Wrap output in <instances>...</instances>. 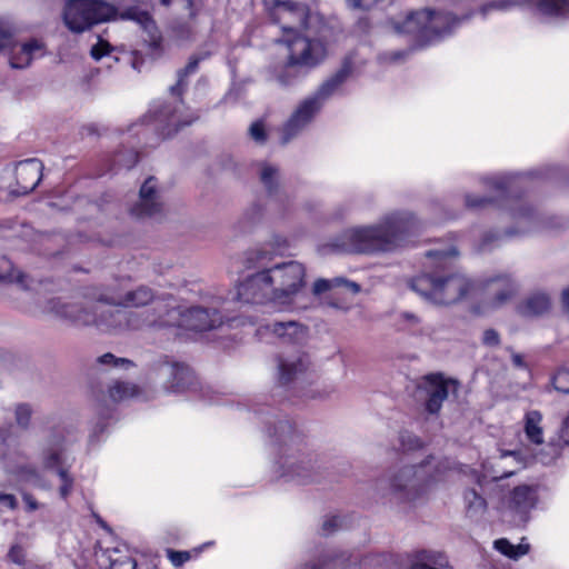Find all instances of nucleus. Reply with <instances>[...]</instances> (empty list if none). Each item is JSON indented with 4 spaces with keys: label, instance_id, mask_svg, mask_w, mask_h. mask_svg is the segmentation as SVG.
I'll use <instances>...</instances> for the list:
<instances>
[{
    "label": "nucleus",
    "instance_id": "13d9d810",
    "mask_svg": "<svg viewBox=\"0 0 569 569\" xmlns=\"http://www.w3.org/2000/svg\"><path fill=\"white\" fill-rule=\"evenodd\" d=\"M211 542H206L201 545L200 547H197L190 551H180V566L187 561H189L192 558H196L199 556V553L208 546H210Z\"/></svg>",
    "mask_w": 569,
    "mask_h": 569
},
{
    "label": "nucleus",
    "instance_id": "473e14b6",
    "mask_svg": "<svg viewBox=\"0 0 569 569\" xmlns=\"http://www.w3.org/2000/svg\"><path fill=\"white\" fill-rule=\"evenodd\" d=\"M463 501L470 517L482 515L487 509L485 498L475 489H468L465 491Z\"/></svg>",
    "mask_w": 569,
    "mask_h": 569
},
{
    "label": "nucleus",
    "instance_id": "f704fd0d",
    "mask_svg": "<svg viewBox=\"0 0 569 569\" xmlns=\"http://www.w3.org/2000/svg\"><path fill=\"white\" fill-rule=\"evenodd\" d=\"M43 467L48 470L64 468L63 449L60 445H54L46 449L42 453Z\"/></svg>",
    "mask_w": 569,
    "mask_h": 569
},
{
    "label": "nucleus",
    "instance_id": "f257e3e1",
    "mask_svg": "<svg viewBox=\"0 0 569 569\" xmlns=\"http://www.w3.org/2000/svg\"><path fill=\"white\" fill-rule=\"evenodd\" d=\"M458 256V250L450 247L447 250H430L427 257L439 263L440 270L417 276L411 281V288L419 296L435 305H452L470 292L481 290L482 311L496 310L506 305L517 292L516 281L507 274L488 279L481 288L463 273L448 271L446 260Z\"/></svg>",
    "mask_w": 569,
    "mask_h": 569
},
{
    "label": "nucleus",
    "instance_id": "5701e85b",
    "mask_svg": "<svg viewBox=\"0 0 569 569\" xmlns=\"http://www.w3.org/2000/svg\"><path fill=\"white\" fill-rule=\"evenodd\" d=\"M91 311L96 312V321L91 326L107 330H124L126 309H101L94 306Z\"/></svg>",
    "mask_w": 569,
    "mask_h": 569
},
{
    "label": "nucleus",
    "instance_id": "774afa93",
    "mask_svg": "<svg viewBox=\"0 0 569 569\" xmlns=\"http://www.w3.org/2000/svg\"><path fill=\"white\" fill-rule=\"evenodd\" d=\"M200 60H201V57H197V56L190 58V60L184 69V74L188 76V74L193 73L197 70Z\"/></svg>",
    "mask_w": 569,
    "mask_h": 569
},
{
    "label": "nucleus",
    "instance_id": "e433bc0d",
    "mask_svg": "<svg viewBox=\"0 0 569 569\" xmlns=\"http://www.w3.org/2000/svg\"><path fill=\"white\" fill-rule=\"evenodd\" d=\"M109 569H137V561L129 553L113 549L109 555Z\"/></svg>",
    "mask_w": 569,
    "mask_h": 569
},
{
    "label": "nucleus",
    "instance_id": "4c0bfd02",
    "mask_svg": "<svg viewBox=\"0 0 569 569\" xmlns=\"http://www.w3.org/2000/svg\"><path fill=\"white\" fill-rule=\"evenodd\" d=\"M517 6V2L513 0H492L480 7L479 13L482 18H487L493 11H509L513 7Z\"/></svg>",
    "mask_w": 569,
    "mask_h": 569
},
{
    "label": "nucleus",
    "instance_id": "c9c22d12",
    "mask_svg": "<svg viewBox=\"0 0 569 569\" xmlns=\"http://www.w3.org/2000/svg\"><path fill=\"white\" fill-rule=\"evenodd\" d=\"M121 18L136 21L148 32H151V30L154 28V22L150 14L147 11L140 10L138 8H129L124 10L121 13Z\"/></svg>",
    "mask_w": 569,
    "mask_h": 569
},
{
    "label": "nucleus",
    "instance_id": "864d4df0",
    "mask_svg": "<svg viewBox=\"0 0 569 569\" xmlns=\"http://www.w3.org/2000/svg\"><path fill=\"white\" fill-rule=\"evenodd\" d=\"M399 322L402 323L405 329L412 330L420 323V320L415 313L406 311L399 315Z\"/></svg>",
    "mask_w": 569,
    "mask_h": 569
},
{
    "label": "nucleus",
    "instance_id": "423d86ee",
    "mask_svg": "<svg viewBox=\"0 0 569 569\" xmlns=\"http://www.w3.org/2000/svg\"><path fill=\"white\" fill-rule=\"evenodd\" d=\"M451 470L453 463L450 460L435 457L416 466H405L388 480L389 495L399 501H412L430 485L443 480Z\"/></svg>",
    "mask_w": 569,
    "mask_h": 569
},
{
    "label": "nucleus",
    "instance_id": "412c9836",
    "mask_svg": "<svg viewBox=\"0 0 569 569\" xmlns=\"http://www.w3.org/2000/svg\"><path fill=\"white\" fill-rule=\"evenodd\" d=\"M270 330L283 343H301L307 339V328L297 321H280L268 325Z\"/></svg>",
    "mask_w": 569,
    "mask_h": 569
},
{
    "label": "nucleus",
    "instance_id": "2f4dec72",
    "mask_svg": "<svg viewBox=\"0 0 569 569\" xmlns=\"http://www.w3.org/2000/svg\"><path fill=\"white\" fill-rule=\"evenodd\" d=\"M495 548L510 559H519L529 552L530 546L526 542L512 545L509 540L501 538L495 541Z\"/></svg>",
    "mask_w": 569,
    "mask_h": 569
},
{
    "label": "nucleus",
    "instance_id": "0eeeda50",
    "mask_svg": "<svg viewBox=\"0 0 569 569\" xmlns=\"http://www.w3.org/2000/svg\"><path fill=\"white\" fill-rule=\"evenodd\" d=\"M349 73L350 68L343 66L332 77L327 79L312 94L299 102L282 127V143L289 142L312 122L325 102L340 88Z\"/></svg>",
    "mask_w": 569,
    "mask_h": 569
},
{
    "label": "nucleus",
    "instance_id": "4be33fe9",
    "mask_svg": "<svg viewBox=\"0 0 569 569\" xmlns=\"http://www.w3.org/2000/svg\"><path fill=\"white\" fill-rule=\"evenodd\" d=\"M307 72L306 69L291 63L288 59L286 63L272 69L270 79L282 88H289L297 84Z\"/></svg>",
    "mask_w": 569,
    "mask_h": 569
},
{
    "label": "nucleus",
    "instance_id": "603ef678",
    "mask_svg": "<svg viewBox=\"0 0 569 569\" xmlns=\"http://www.w3.org/2000/svg\"><path fill=\"white\" fill-rule=\"evenodd\" d=\"M400 442L405 450H415L421 447V441L419 438L409 432L400 435Z\"/></svg>",
    "mask_w": 569,
    "mask_h": 569
},
{
    "label": "nucleus",
    "instance_id": "c756f323",
    "mask_svg": "<svg viewBox=\"0 0 569 569\" xmlns=\"http://www.w3.org/2000/svg\"><path fill=\"white\" fill-rule=\"evenodd\" d=\"M445 565V559L441 553L420 550L416 552L415 559L410 569H439Z\"/></svg>",
    "mask_w": 569,
    "mask_h": 569
},
{
    "label": "nucleus",
    "instance_id": "5fc2aeb1",
    "mask_svg": "<svg viewBox=\"0 0 569 569\" xmlns=\"http://www.w3.org/2000/svg\"><path fill=\"white\" fill-rule=\"evenodd\" d=\"M8 557L12 562L23 565L26 560L24 549L19 545H13L8 552Z\"/></svg>",
    "mask_w": 569,
    "mask_h": 569
},
{
    "label": "nucleus",
    "instance_id": "a878e982",
    "mask_svg": "<svg viewBox=\"0 0 569 569\" xmlns=\"http://www.w3.org/2000/svg\"><path fill=\"white\" fill-rule=\"evenodd\" d=\"M139 395V389L134 383L116 381L108 388L107 395L97 396V400L107 405L109 400L112 403H118Z\"/></svg>",
    "mask_w": 569,
    "mask_h": 569
},
{
    "label": "nucleus",
    "instance_id": "f8f14e48",
    "mask_svg": "<svg viewBox=\"0 0 569 569\" xmlns=\"http://www.w3.org/2000/svg\"><path fill=\"white\" fill-rule=\"evenodd\" d=\"M458 387L457 380L445 378L440 373L423 377L418 389L426 393V411L431 415L438 413L449 395L457 393Z\"/></svg>",
    "mask_w": 569,
    "mask_h": 569
},
{
    "label": "nucleus",
    "instance_id": "1a4fd4ad",
    "mask_svg": "<svg viewBox=\"0 0 569 569\" xmlns=\"http://www.w3.org/2000/svg\"><path fill=\"white\" fill-rule=\"evenodd\" d=\"M266 269L276 293L274 306L289 307L306 286V267L299 261L289 260Z\"/></svg>",
    "mask_w": 569,
    "mask_h": 569
},
{
    "label": "nucleus",
    "instance_id": "de8ad7c7",
    "mask_svg": "<svg viewBox=\"0 0 569 569\" xmlns=\"http://www.w3.org/2000/svg\"><path fill=\"white\" fill-rule=\"evenodd\" d=\"M508 459L515 460L522 467L529 465V459L525 458L520 451H506L500 453L498 461L496 462V466L500 467V465Z\"/></svg>",
    "mask_w": 569,
    "mask_h": 569
},
{
    "label": "nucleus",
    "instance_id": "9b49d317",
    "mask_svg": "<svg viewBox=\"0 0 569 569\" xmlns=\"http://www.w3.org/2000/svg\"><path fill=\"white\" fill-rule=\"evenodd\" d=\"M116 9L101 0H69L63 11V20L68 29L81 33L93 24L109 21Z\"/></svg>",
    "mask_w": 569,
    "mask_h": 569
},
{
    "label": "nucleus",
    "instance_id": "37998d69",
    "mask_svg": "<svg viewBox=\"0 0 569 569\" xmlns=\"http://www.w3.org/2000/svg\"><path fill=\"white\" fill-rule=\"evenodd\" d=\"M138 162V152L129 150L126 153H117L113 158V166L117 168H132Z\"/></svg>",
    "mask_w": 569,
    "mask_h": 569
},
{
    "label": "nucleus",
    "instance_id": "e2e57ef3",
    "mask_svg": "<svg viewBox=\"0 0 569 569\" xmlns=\"http://www.w3.org/2000/svg\"><path fill=\"white\" fill-rule=\"evenodd\" d=\"M109 53V44L100 42L91 48V56L93 59L99 60Z\"/></svg>",
    "mask_w": 569,
    "mask_h": 569
},
{
    "label": "nucleus",
    "instance_id": "9d476101",
    "mask_svg": "<svg viewBox=\"0 0 569 569\" xmlns=\"http://www.w3.org/2000/svg\"><path fill=\"white\" fill-rule=\"evenodd\" d=\"M231 301L222 297H212L203 305L193 306L180 311V329L194 332L211 331L230 320L229 305Z\"/></svg>",
    "mask_w": 569,
    "mask_h": 569
},
{
    "label": "nucleus",
    "instance_id": "79ce46f5",
    "mask_svg": "<svg viewBox=\"0 0 569 569\" xmlns=\"http://www.w3.org/2000/svg\"><path fill=\"white\" fill-rule=\"evenodd\" d=\"M553 388L562 393H569V370L560 368L552 376Z\"/></svg>",
    "mask_w": 569,
    "mask_h": 569
},
{
    "label": "nucleus",
    "instance_id": "052dcab7",
    "mask_svg": "<svg viewBox=\"0 0 569 569\" xmlns=\"http://www.w3.org/2000/svg\"><path fill=\"white\" fill-rule=\"evenodd\" d=\"M199 8V0H180V11L187 10L188 17L193 18Z\"/></svg>",
    "mask_w": 569,
    "mask_h": 569
},
{
    "label": "nucleus",
    "instance_id": "b1692460",
    "mask_svg": "<svg viewBox=\"0 0 569 569\" xmlns=\"http://www.w3.org/2000/svg\"><path fill=\"white\" fill-rule=\"evenodd\" d=\"M543 416L539 410H528L522 419L527 441L535 446L545 443Z\"/></svg>",
    "mask_w": 569,
    "mask_h": 569
},
{
    "label": "nucleus",
    "instance_id": "680f3d73",
    "mask_svg": "<svg viewBox=\"0 0 569 569\" xmlns=\"http://www.w3.org/2000/svg\"><path fill=\"white\" fill-rule=\"evenodd\" d=\"M482 342L486 346H490V347L497 346L499 343L498 332L493 329H487L483 332Z\"/></svg>",
    "mask_w": 569,
    "mask_h": 569
},
{
    "label": "nucleus",
    "instance_id": "6ab92c4d",
    "mask_svg": "<svg viewBox=\"0 0 569 569\" xmlns=\"http://www.w3.org/2000/svg\"><path fill=\"white\" fill-rule=\"evenodd\" d=\"M309 367V358L303 352L297 351L292 355L280 357L278 362L279 382L282 386L298 382L306 375Z\"/></svg>",
    "mask_w": 569,
    "mask_h": 569
},
{
    "label": "nucleus",
    "instance_id": "aec40b11",
    "mask_svg": "<svg viewBox=\"0 0 569 569\" xmlns=\"http://www.w3.org/2000/svg\"><path fill=\"white\" fill-rule=\"evenodd\" d=\"M164 306H158L157 310L162 312ZM177 310L174 307L166 309V313H160L158 318H150L148 311H131L126 309L124 329H140L143 326L169 327L177 321Z\"/></svg>",
    "mask_w": 569,
    "mask_h": 569
},
{
    "label": "nucleus",
    "instance_id": "c03bdc74",
    "mask_svg": "<svg viewBox=\"0 0 569 569\" xmlns=\"http://www.w3.org/2000/svg\"><path fill=\"white\" fill-rule=\"evenodd\" d=\"M158 371L162 376H170L173 379L178 375V362L171 359L169 356H162L158 360Z\"/></svg>",
    "mask_w": 569,
    "mask_h": 569
},
{
    "label": "nucleus",
    "instance_id": "ddd939ff",
    "mask_svg": "<svg viewBox=\"0 0 569 569\" xmlns=\"http://www.w3.org/2000/svg\"><path fill=\"white\" fill-rule=\"evenodd\" d=\"M9 50V63L13 69H22L30 64L36 52L42 50V43L31 40L23 44L13 41L12 28L0 20V51Z\"/></svg>",
    "mask_w": 569,
    "mask_h": 569
},
{
    "label": "nucleus",
    "instance_id": "cd10ccee",
    "mask_svg": "<svg viewBox=\"0 0 569 569\" xmlns=\"http://www.w3.org/2000/svg\"><path fill=\"white\" fill-rule=\"evenodd\" d=\"M550 306L551 301L547 293L535 292L518 307V311L526 317L540 316L547 312Z\"/></svg>",
    "mask_w": 569,
    "mask_h": 569
},
{
    "label": "nucleus",
    "instance_id": "8fccbe9b",
    "mask_svg": "<svg viewBox=\"0 0 569 569\" xmlns=\"http://www.w3.org/2000/svg\"><path fill=\"white\" fill-rule=\"evenodd\" d=\"M26 274L19 270L12 269L7 273H0V282H16L24 287Z\"/></svg>",
    "mask_w": 569,
    "mask_h": 569
},
{
    "label": "nucleus",
    "instance_id": "39448f33",
    "mask_svg": "<svg viewBox=\"0 0 569 569\" xmlns=\"http://www.w3.org/2000/svg\"><path fill=\"white\" fill-rule=\"evenodd\" d=\"M471 16L470 12L459 18L449 12L423 9L411 11L401 20H392L391 24L396 33L410 36L418 44L426 46L450 36Z\"/></svg>",
    "mask_w": 569,
    "mask_h": 569
},
{
    "label": "nucleus",
    "instance_id": "0e129e2a",
    "mask_svg": "<svg viewBox=\"0 0 569 569\" xmlns=\"http://www.w3.org/2000/svg\"><path fill=\"white\" fill-rule=\"evenodd\" d=\"M0 503L9 508L10 510H14L18 507V501L16 497L11 493H1L0 492Z\"/></svg>",
    "mask_w": 569,
    "mask_h": 569
},
{
    "label": "nucleus",
    "instance_id": "6e6552de",
    "mask_svg": "<svg viewBox=\"0 0 569 569\" xmlns=\"http://www.w3.org/2000/svg\"><path fill=\"white\" fill-rule=\"evenodd\" d=\"M274 252L267 248H254L244 253V264L247 268H257V271L241 281L237 288V299L244 303L274 306L273 296H276L272 282L266 266L272 260Z\"/></svg>",
    "mask_w": 569,
    "mask_h": 569
},
{
    "label": "nucleus",
    "instance_id": "ea45409f",
    "mask_svg": "<svg viewBox=\"0 0 569 569\" xmlns=\"http://www.w3.org/2000/svg\"><path fill=\"white\" fill-rule=\"evenodd\" d=\"M180 391L182 389L196 390L198 387V381L194 376V372L188 367L180 363Z\"/></svg>",
    "mask_w": 569,
    "mask_h": 569
},
{
    "label": "nucleus",
    "instance_id": "bb28decb",
    "mask_svg": "<svg viewBox=\"0 0 569 569\" xmlns=\"http://www.w3.org/2000/svg\"><path fill=\"white\" fill-rule=\"evenodd\" d=\"M153 299L151 289L147 287H139L136 290L128 291L120 301H113L111 299H99L112 306H122L124 308H139L148 305Z\"/></svg>",
    "mask_w": 569,
    "mask_h": 569
},
{
    "label": "nucleus",
    "instance_id": "72a5a7b5",
    "mask_svg": "<svg viewBox=\"0 0 569 569\" xmlns=\"http://www.w3.org/2000/svg\"><path fill=\"white\" fill-rule=\"evenodd\" d=\"M260 181L267 189L268 193L272 196L279 184L280 173L278 168L269 163H261L259 169Z\"/></svg>",
    "mask_w": 569,
    "mask_h": 569
},
{
    "label": "nucleus",
    "instance_id": "f03ea898",
    "mask_svg": "<svg viewBox=\"0 0 569 569\" xmlns=\"http://www.w3.org/2000/svg\"><path fill=\"white\" fill-rule=\"evenodd\" d=\"M417 220L409 212H393L379 224L356 227L343 231L330 244L332 251L371 253L390 251L401 246L407 236L417 229Z\"/></svg>",
    "mask_w": 569,
    "mask_h": 569
},
{
    "label": "nucleus",
    "instance_id": "a18cd8bd",
    "mask_svg": "<svg viewBox=\"0 0 569 569\" xmlns=\"http://www.w3.org/2000/svg\"><path fill=\"white\" fill-rule=\"evenodd\" d=\"M264 208L259 202L251 203L243 212V220L247 224H253L263 217Z\"/></svg>",
    "mask_w": 569,
    "mask_h": 569
},
{
    "label": "nucleus",
    "instance_id": "49530a36",
    "mask_svg": "<svg viewBox=\"0 0 569 569\" xmlns=\"http://www.w3.org/2000/svg\"><path fill=\"white\" fill-rule=\"evenodd\" d=\"M97 361L100 365L111 366V367H120L121 366V367L129 368V367L133 366V362L131 360H129L127 358H118L110 352L100 356L97 359Z\"/></svg>",
    "mask_w": 569,
    "mask_h": 569
},
{
    "label": "nucleus",
    "instance_id": "4d7b16f0",
    "mask_svg": "<svg viewBox=\"0 0 569 569\" xmlns=\"http://www.w3.org/2000/svg\"><path fill=\"white\" fill-rule=\"evenodd\" d=\"M492 200L488 198H475L470 194L466 197V206L471 209H481L485 208Z\"/></svg>",
    "mask_w": 569,
    "mask_h": 569
},
{
    "label": "nucleus",
    "instance_id": "20e7f679",
    "mask_svg": "<svg viewBox=\"0 0 569 569\" xmlns=\"http://www.w3.org/2000/svg\"><path fill=\"white\" fill-rule=\"evenodd\" d=\"M270 437H274L279 446V457L276 462L277 473L287 481L300 485L317 479V459L308 450L301 432L290 421L280 420Z\"/></svg>",
    "mask_w": 569,
    "mask_h": 569
},
{
    "label": "nucleus",
    "instance_id": "09e8293b",
    "mask_svg": "<svg viewBox=\"0 0 569 569\" xmlns=\"http://www.w3.org/2000/svg\"><path fill=\"white\" fill-rule=\"evenodd\" d=\"M19 475L24 481H28L33 486H40L41 477L36 468L28 466L22 467L20 468Z\"/></svg>",
    "mask_w": 569,
    "mask_h": 569
},
{
    "label": "nucleus",
    "instance_id": "338daca9",
    "mask_svg": "<svg viewBox=\"0 0 569 569\" xmlns=\"http://www.w3.org/2000/svg\"><path fill=\"white\" fill-rule=\"evenodd\" d=\"M335 281L338 286L343 284L353 293H358L360 291V286L357 282L349 281L343 278H335Z\"/></svg>",
    "mask_w": 569,
    "mask_h": 569
},
{
    "label": "nucleus",
    "instance_id": "58836bf2",
    "mask_svg": "<svg viewBox=\"0 0 569 569\" xmlns=\"http://www.w3.org/2000/svg\"><path fill=\"white\" fill-rule=\"evenodd\" d=\"M32 409L28 403H19L14 408V419L19 428L26 430L31 422Z\"/></svg>",
    "mask_w": 569,
    "mask_h": 569
},
{
    "label": "nucleus",
    "instance_id": "4468645a",
    "mask_svg": "<svg viewBox=\"0 0 569 569\" xmlns=\"http://www.w3.org/2000/svg\"><path fill=\"white\" fill-rule=\"evenodd\" d=\"M130 213L139 219L163 216L164 202L154 177L144 180L139 190V201L131 207Z\"/></svg>",
    "mask_w": 569,
    "mask_h": 569
},
{
    "label": "nucleus",
    "instance_id": "6e6d98bb",
    "mask_svg": "<svg viewBox=\"0 0 569 569\" xmlns=\"http://www.w3.org/2000/svg\"><path fill=\"white\" fill-rule=\"evenodd\" d=\"M341 527V518L337 516H332L327 518L322 523V532L323 535H330L335 530Z\"/></svg>",
    "mask_w": 569,
    "mask_h": 569
},
{
    "label": "nucleus",
    "instance_id": "7ed1b4c3",
    "mask_svg": "<svg viewBox=\"0 0 569 569\" xmlns=\"http://www.w3.org/2000/svg\"><path fill=\"white\" fill-rule=\"evenodd\" d=\"M273 17L278 22H282L281 28L288 34L283 42L288 48V59L291 63L309 71L325 59L326 48L321 41L295 32L298 27L301 29L308 27L309 11L306 4L291 0H277Z\"/></svg>",
    "mask_w": 569,
    "mask_h": 569
},
{
    "label": "nucleus",
    "instance_id": "dca6fc26",
    "mask_svg": "<svg viewBox=\"0 0 569 569\" xmlns=\"http://www.w3.org/2000/svg\"><path fill=\"white\" fill-rule=\"evenodd\" d=\"M46 310L57 318L70 321L77 326H91L96 321V312L81 303L68 302L61 298L47 301Z\"/></svg>",
    "mask_w": 569,
    "mask_h": 569
},
{
    "label": "nucleus",
    "instance_id": "bf43d9fd",
    "mask_svg": "<svg viewBox=\"0 0 569 569\" xmlns=\"http://www.w3.org/2000/svg\"><path fill=\"white\" fill-rule=\"evenodd\" d=\"M333 286H338L333 280H327V279H318L315 283H313V292L316 295H320L322 292H326L328 291L329 289H331V287Z\"/></svg>",
    "mask_w": 569,
    "mask_h": 569
},
{
    "label": "nucleus",
    "instance_id": "a19ab883",
    "mask_svg": "<svg viewBox=\"0 0 569 569\" xmlns=\"http://www.w3.org/2000/svg\"><path fill=\"white\" fill-rule=\"evenodd\" d=\"M58 476L62 482L59 488L60 497L67 499L73 490L74 480L67 468H59Z\"/></svg>",
    "mask_w": 569,
    "mask_h": 569
},
{
    "label": "nucleus",
    "instance_id": "c85d7f7f",
    "mask_svg": "<svg viewBox=\"0 0 569 569\" xmlns=\"http://www.w3.org/2000/svg\"><path fill=\"white\" fill-rule=\"evenodd\" d=\"M569 432V416L563 420L560 436L558 440H551L548 443L549 453L545 455L543 452H540L539 455L532 457L531 459H536L542 465H549L557 457L560 455V450L565 446H569V439L567 438V433Z\"/></svg>",
    "mask_w": 569,
    "mask_h": 569
},
{
    "label": "nucleus",
    "instance_id": "393cba45",
    "mask_svg": "<svg viewBox=\"0 0 569 569\" xmlns=\"http://www.w3.org/2000/svg\"><path fill=\"white\" fill-rule=\"evenodd\" d=\"M529 4L548 19L569 17V0H529Z\"/></svg>",
    "mask_w": 569,
    "mask_h": 569
},
{
    "label": "nucleus",
    "instance_id": "7c9ffc66",
    "mask_svg": "<svg viewBox=\"0 0 569 569\" xmlns=\"http://www.w3.org/2000/svg\"><path fill=\"white\" fill-rule=\"evenodd\" d=\"M523 174H500L485 179L486 186L498 192L500 196H505L510 192L516 186V182L522 178Z\"/></svg>",
    "mask_w": 569,
    "mask_h": 569
},
{
    "label": "nucleus",
    "instance_id": "3c124183",
    "mask_svg": "<svg viewBox=\"0 0 569 569\" xmlns=\"http://www.w3.org/2000/svg\"><path fill=\"white\" fill-rule=\"evenodd\" d=\"M250 137L259 143L266 141L267 134L264 130V126L261 121H256L250 126L249 129Z\"/></svg>",
    "mask_w": 569,
    "mask_h": 569
},
{
    "label": "nucleus",
    "instance_id": "69168bd1",
    "mask_svg": "<svg viewBox=\"0 0 569 569\" xmlns=\"http://www.w3.org/2000/svg\"><path fill=\"white\" fill-rule=\"evenodd\" d=\"M22 499L26 503L27 511L32 512L39 509V502L36 500V498L28 492L22 493Z\"/></svg>",
    "mask_w": 569,
    "mask_h": 569
},
{
    "label": "nucleus",
    "instance_id": "2eb2a0df",
    "mask_svg": "<svg viewBox=\"0 0 569 569\" xmlns=\"http://www.w3.org/2000/svg\"><path fill=\"white\" fill-rule=\"evenodd\" d=\"M43 163L36 158L19 161L14 168L16 184L10 193L17 197L33 191L42 179Z\"/></svg>",
    "mask_w": 569,
    "mask_h": 569
},
{
    "label": "nucleus",
    "instance_id": "f3484780",
    "mask_svg": "<svg viewBox=\"0 0 569 569\" xmlns=\"http://www.w3.org/2000/svg\"><path fill=\"white\" fill-rule=\"evenodd\" d=\"M142 122L152 124L153 129L163 138L171 137L178 130L176 104L172 102L156 101Z\"/></svg>",
    "mask_w": 569,
    "mask_h": 569
},
{
    "label": "nucleus",
    "instance_id": "a211bd4d",
    "mask_svg": "<svg viewBox=\"0 0 569 569\" xmlns=\"http://www.w3.org/2000/svg\"><path fill=\"white\" fill-rule=\"evenodd\" d=\"M537 501V487L528 485L516 487L508 499V509L513 513L515 523H526L528 515L536 507Z\"/></svg>",
    "mask_w": 569,
    "mask_h": 569
}]
</instances>
